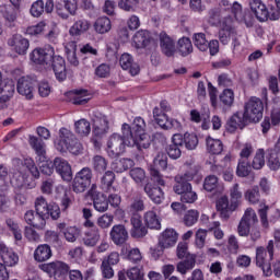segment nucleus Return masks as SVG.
<instances>
[{
  "label": "nucleus",
  "instance_id": "20e7f679",
  "mask_svg": "<svg viewBox=\"0 0 280 280\" xmlns=\"http://www.w3.org/2000/svg\"><path fill=\"white\" fill-rule=\"evenodd\" d=\"M249 8L260 23L268 19L269 21H279V10L272 5L266 7L261 0H249Z\"/></svg>",
  "mask_w": 280,
  "mask_h": 280
},
{
  "label": "nucleus",
  "instance_id": "ddd939ff",
  "mask_svg": "<svg viewBox=\"0 0 280 280\" xmlns=\"http://www.w3.org/2000/svg\"><path fill=\"white\" fill-rule=\"evenodd\" d=\"M28 145L34 150L37 154V161L39 163H45L47 161V149L46 144L36 136H28Z\"/></svg>",
  "mask_w": 280,
  "mask_h": 280
},
{
  "label": "nucleus",
  "instance_id": "6ab92c4d",
  "mask_svg": "<svg viewBox=\"0 0 280 280\" xmlns=\"http://www.w3.org/2000/svg\"><path fill=\"white\" fill-rule=\"evenodd\" d=\"M246 124H250V120L246 118V114L242 112H237L234 114L230 120L228 121V130L229 132H235L237 128H244Z\"/></svg>",
  "mask_w": 280,
  "mask_h": 280
},
{
  "label": "nucleus",
  "instance_id": "4d7b16f0",
  "mask_svg": "<svg viewBox=\"0 0 280 280\" xmlns=\"http://www.w3.org/2000/svg\"><path fill=\"white\" fill-rule=\"evenodd\" d=\"M43 12H45V2L43 0H37L35 1L30 10V13L32 16L35 19H38V16L43 15Z\"/></svg>",
  "mask_w": 280,
  "mask_h": 280
},
{
  "label": "nucleus",
  "instance_id": "aec40b11",
  "mask_svg": "<svg viewBox=\"0 0 280 280\" xmlns=\"http://www.w3.org/2000/svg\"><path fill=\"white\" fill-rule=\"evenodd\" d=\"M131 222V237H135L136 240H139L141 237H145L148 235V229L143 225V221H141L140 215H133L130 219Z\"/></svg>",
  "mask_w": 280,
  "mask_h": 280
},
{
  "label": "nucleus",
  "instance_id": "09e8293b",
  "mask_svg": "<svg viewBox=\"0 0 280 280\" xmlns=\"http://www.w3.org/2000/svg\"><path fill=\"white\" fill-rule=\"evenodd\" d=\"M248 174H250V164H248V160H240L236 168V176L246 178Z\"/></svg>",
  "mask_w": 280,
  "mask_h": 280
},
{
  "label": "nucleus",
  "instance_id": "3c124183",
  "mask_svg": "<svg viewBox=\"0 0 280 280\" xmlns=\"http://www.w3.org/2000/svg\"><path fill=\"white\" fill-rule=\"evenodd\" d=\"M184 144L187 150H196L198 148V136L186 132L184 135Z\"/></svg>",
  "mask_w": 280,
  "mask_h": 280
},
{
  "label": "nucleus",
  "instance_id": "13d9d810",
  "mask_svg": "<svg viewBox=\"0 0 280 280\" xmlns=\"http://www.w3.org/2000/svg\"><path fill=\"white\" fill-rule=\"evenodd\" d=\"M231 49L234 56H242V51H244V46L242 45V40H240V35H233Z\"/></svg>",
  "mask_w": 280,
  "mask_h": 280
},
{
  "label": "nucleus",
  "instance_id": "2f4dec72",
  "mask_svg": "<svg viewBox=\"0 0 280 280\" xmlns=\"http://www.w3.org/2000/svg\"><path fill=\"white\" fill-rule=\"evenodd\" d=\"M108 132V118L101 116L94 120L93 135L95 137H104Z\"/></svg>",
  "mask_w": 280,
  "mask_h": 280
},
{
  "label": "nucleus",
  "instance_id": "6e6552de",
  "mask_svg": "<svg viewBox=\"0 0 280 280\" xmlns=\"http://www.w3.org/2000/svg\"><path fill=\"white\" fill-rule=\"evenodd\" d=\"M91 178H93V173L91 172V168L83 167L79 173H77L73 179V191H75V194H83V191H86V189L91 187Z\"/></svg>",
  "mask_w": 280,
  "mask_h": 280
},
{
  "label": "nucleus",
  "instance_id": "4be33fe9",
  "mask_svg": "<svg viewBox=\"0 0 280 280\" xmlns=\"http://www.w3.org/2000/svg\"><path fill=\"white\" fill-rule=\"evenodd\" d=\"M18 93L26 97V100H32L34 97V82H32V79L20 78L18 81Z\"/></svg>",
  "mask_w": 280,
  "mask_h": 280
},
{
  "label": "nucleus",
  "instance_id": "58836bf2",
  "mask_svg": "<svg viewBox=\"0 0 280 280\" xmlns=\"http://www.w3.org/2000/svg\"><path fill=\"white\" fill-rule=\"evenodd\" d=\"M219 100L221 104L225 106V108H231L235 102V93L231 89H225L220 94Z\"/></svg>",
  "mask_w": 280,
  "mask_h": 280
},
{
  "label": "nucleus",
  "instance_id": "f03ea898",
  "mask_svg": "<svg viewBox=\"0 0 280 280\" xmlns=\"http://www.w3.org/2000/svg\"><path fill=\"white\" fill-rule=\"evenodd\" d=\"M55 148L58 152H70L78 156L84 152V147L80 140L75 139L73 132L67 128H61L59 130V140L55 141Z\"/></svg>",
  "mask_w": 280,
  "mask_h": 280
},
{
  "label": "nucleus",
  "instance_id": "b1692460",
  "mask_svg": "<svg viewBox=\"0 0 280 280\" xmlns=\"http://www.w3.org/2000/svg\"><path fill=\"white\" fill-rule=\"evenodd\" d=\"M144 194L154 202L155 205H161L165 200V194L161 187H153L150 184L144 186Z\"/></svg>",
  "mask_w": 280,
  "mask_h": 280
},
{
  "label": "nucleus",
  "instance_id": "37998d69",
  "mask_svg": "<svg viewBox=\"0 0 280 280\" xmlns=\"http://www.w3.org/2000/svg\"><path fill=\"white\" fill-rule=\"evenodd\" d=\"M266 165V151L258 149L252 162L253 170H261Z\"/></svg>",
  "mask_w": 280,
  "mask_h": 280
},
{
  "label": "nucleus",
  "instance_id": "bb28decb",
  "mask_svg": "<svg viewBox=\"0 0 280 280\" xmlns=\"http://www.w3.org/2000/svg\"><path fill=\"white\" fill-rule=\"evenodd\" d=\"M51 247L47 244L39 245L34 252V259L35 261H38V264H43V261H48V259H51Z\"/></svg>",
  "mask_w": 280,
  "mask_h": 280
},
{
  "label": "nucleus",
  "instance_id": "9d476101",
  "mask_svg": "<svg viewBox=\"0 0 280 280\" xmlns=\"http://www.w3.org/2000/svg\"><path fill=\"white\" fill-rule=\"evenodd\" d=\"M88 196L93 200V207L98 213L108 211V197L102 192H97L95 185L88 191Z\"/></svg>",
  "mask_w": 280,
  "mask_h": 280
},
{
  "label": "nucleus",
  "instance_id": "1a4fd4ad",
  "mask_svg": "<svg viewBox=\"0 0 280 280\" xmlns=\"http://www.w3.org/2000/svg\"><path fill=\"white\" fill-rule=\"evenodd\" d=\"M85 229L82 233L81 241L84 246L93 248V246H97V242H100V229L95 225V222H88L83 225Z\"/></svg>",
  "mask_w": 280,
  "mask_h": 280
},
{
  "label": "nucleus",
  "instance_id": "a878e982",
  "mask_svg": "<svg viewBox=\"0 0 280 280\" xmlns=\"http://www.w3.org/2000/svg\"><path fill=\"white\" fill-rule=\"evenodd\" d=\"M89 30H91V22H89V20H78L69 28V34L70 36H82V34H86Z\"/></svg>",
  "mask_w": 280,
  "mask_h": 280
},
{
  "label": "nucleus",
  "instance_id": "0e129e2a",
  "mask_svg": "<svg viewBox=\"0 0 280 280\" xmlns=\"http://www.w3.org/2000/svg\"><path fill=\"white\" fill-rule=\"evenodd\" d=\"M259 188L257 187L250 188L245 192V199L248 200L250 205H257V202H259Z\"/></svg>",
  "mask_w": 280,
  "mask_h": 280
},
{
  "label": "nucleus",
  "instance_id": "473e14b6",
  "mask_svg": "<svg viewBox=\"0 0 280 280\" xmlns=\"http://www.w3.org/2000/svg\"><path fill=\"white\" fill-rule=\"evenodd\" d=\"M113 28V24L110 23V19L106 16L98 18L94 23V30L97 34H108Z\"/></svg>",
  "mask_w": 280,
  "mask_h": 280
},
{
  "label": "nucleus",
  "instance_id": "c756f323",
  "mask_svg": "<svg viewBox=\"0 0 280 280\" xmlns=\"http://www.w3.org/2000/svg\"><path fill=\"white\" fill-rule=\"evenodd\" d=\"M132 45L136 49H143L150 45V36L148 31H138L132 37Z\"/></svg>",
  "mask_w": 280,
  "mask_h": 280
},
{
  "label": "nucleus",
  "instance_id": "5701e85b",
  "mask_svg": "<svg viewBox=\"0 0 280 280\" xmlns=\"http://www.w3.org/2000/svg\"><path fill=\"white\" fill-rule=\"evenodd\" d=\"M178 242V233L174 229H166L159 238L160 245L163 248H172Z\"/></svg>",
  "mask_w": 280,
  "mask_h": 280
},
{
  "label": "nucleus",
  "instance_id": "79ce46f5",
  "mask_svg": "<svg viewBox=\"0 0 280 280\" xmlns=\"http://www.w3.org/2000/svg\"><path fill=\"white\" fill-rule=\"evenodd\" d=\"M178 51L180 56H189L191 51H194V45L191 44V39L189 37H183L178 40Z\"/></svg>",
  "mask_w": 280,
  "mask_h": 280
},
{
  "label": "nucleus",
  "instance_id": "ea45409f",
  "mask_svg": "<svg viewBox=\"0 0 280 280\" xmlns=\"http://www.w3.org/2000/svg\"><path fill=\"white\" fill-rule=\"evenodd\" d=\"M90 100H91V95H89V91L77 90L74 91L72 104H75L77 106H83L84 104H88Z\"/></svg>",
  "mask_w": 280,
  "mask_h": 280
},
{
  "label": "nucleus",
  "instance_id": "7ed1b4c3",
  "mask_svg": "<svg viewBox=\"0 0 280 280\" xmlns=\"http://www.w3.org/2000/svg\"><path fill=\"white\" fill-rule=\"evenodd\" d=\"M122 135L114 133L107 140V153L112 159H117L119 154H124L126 147L137 148V144H129L132 139H130L127 131L122 132Z\"/></svg>",
  "mask_w": 280,
  "mask_h": 280
},
{
  "label": "nucleus",
  "instance_id": "49530a36",
  "mask_svg": "<svg viewBox=\"0 0 280 280\" xmlns=\"http://www.w3.org/2000/svg\"><path fill=\"white\" fill-rule=\"evenodd\" d=\"M272 259H270V256L268 257V252H266V248L264 247H257L256 248V266H264L266 264H270Z\"/></svg>",
  "mask_w": 280,
  "mask_h": 280
},
{
  "label": "nucleus",
  "instance_id": "e433bc0d",
  "mask_svg": "<svg viewBox=\"0 0 280 280\" xmlns=\"http://www.w3.org/2000/svg\"><path fill=\"white\" fill-rule=\"evenodd\" d=\"M230 200L231 209H237L240 207V201L242 200V190H240V184H233L230 188Z\"/></svg>",
  "mask_w": 280,
  "mask_h": 280
},
{
  "label": "nucleus",
  "instance_id": "dca6fc26",
  "mask_svg": "<svg viewBox=\"0 0 280 280\" xmlns=\"http://www.w3.org/2000/svg\"><path fill=\"white\" fill-rule=\"evenodd\" d=\"M50 62L52 65V71L56 79L59 82H65V80H67V65L65 62V58L54 55Z\"/></svg>",
  "mask_w": 280,
  "mask_h": 280
},
{
  "label": "nucleus",
  "instance_id": "c85d7f7f",
  "mask_svg": "<svg viewBox=\"0 0 280 280\" xmlns=\"http://www.w3.org/2000/svg\"><path fill=\"white\" fill-rule=\"evenodd\" d=\"M176 268L179 275H187L189 270H194V268H196V255H188L186 259L177 264Z\"/></svg>",
  "mask_w": 280,
  "mask_h": 280
},
{
  "label": "nucleus",
  "instance_id": "8fccbe9b",
  "mask_svg": "<svg viewBox=\"0 0 280 280\" xmlns=\"http://www.w3.org/2000/svg\"><path fill=\"white\" fill-rule=\"evenodd\" d=\"M93 167L95 172H98L100 174H102V172H106V168L108 167V162L104 156L95 155L93 158Z\"/></svg>",
  "mask_w": 280,
  "mask_h": 280
},
{
  "label": "nucleus",
  "instance_id": "72a5a7b5",
  "mask_svg": "<svg viewBox=\"0 0 280 280\" xmlns=\"http://www.w3.org/2000/svg\"><path fill=\"white\" fill-rule=\"evenodd\" d=\"M49 203H47V200L44 199V197H37L35 200V209L36 213L40 215V218H44V220H47L49 218Z\"/></svg>",
  "mask_w": 280,
  "mask_h": 280
},
{
  "label": "nucleus",
  "instance_id": "7c9ffc66",
  "mask_svg": "<svg viewBox=\"0 0 280 280\" xmlns=\"http://www.w3.org/2000/svg\"><path fill=\"white\" fill-rule=\"evenodd\" d=\"M206 150L209 154H222L224 150V144L220 139H214L212 137L206 138Z\"/></svg>",
  "mask_w": 280,
  "mask_h": 280
},
{
  "label": "nucleus",
  "instance_id": "774afa93",
  "mask_svg": "<svg viewBox=\"0 0 280 280\" xmlns=\"http://www.w3.org/2000/svg\"><path fill=\"white\" fill-rule=\"evenodd\" d=\"M145 210V203L143 201V197L137 196L133 198V200L130 203V211L139 212Z\"/></svg>",
  "mask_w": 280,
  "mask_h": 280
},
{
  "label": "nucleus",
  "instance_id": "393cba45",
  "mask_svg": "<svg viewBox=\"0 0 280 280\" xmlns=\"http://www.w3.org/2000/svg\"><path fill=\"white\" fill-rule=\"evenodd\" d=\"M24 220L30 224V226H33L34 229H45V224H47V221L34 212V210L26 211Z\"/></svg>",
  "mask_w": 280,
  "mask_h": 280
},
{
  "label": "nucleus",
  "instance_id": "a19ab883",
  "mask_svg": "<svg viewBox=\"0 0 280 280\" xmlns=\"http://www.w3.org/2000/svg\"><path fill=\"white\" fill-rule=\"evenodd\" d=\"M75 133L80 137H89L91 135V122L86 119H80L74 124Z\"/></svg>",
  "mask_w": 280,
  "mask_h": 280
},
{
  "label": "nucleus",
  "instance_id": "c9c22d12",
  "mask_svg": "<svg viewBox=\"0 0 280 280\" xmlns=\"http://www.w3.org/2000/svg\"><path fill=\"white\" fill-rule=\"evenodd\" d=\"M217 210L220 211L223 218H229L235 209H231V203L229 205V197H221L217 201Z\"/></svg>",
  "mask_w": 280,
  "mask_h": 280
},
{
  "label": "nucleus",
  "instance_id": "c03bdc74",
  "mask_svg": "<svg viewBox=\"0 0 280 280\" xmlns=\"http://www.w3.org/2000/svg\"><path fill=\"white\" fill-rule=\"evenodd\" d=\"M153 117H154V120L156 121L158 126H160L161 128H163V130H165V128L170 121V117H167V114L163 113V110H161V108L155 107L153 109Z\"/></svg>",
  "mask_w": 280,
  "mask_h": 280
},
{
  "label": "nucleus",
  "instance_id": "4c0bfd02",
  "mask_svg": "<svg viewBox=\"0 0 280 280\" xmlns=\"http://www.w3.org/2000/svg\"><path fill=\"white\" fill-rule=\"evenodd\" d=\"M173 189L175 194H178V196H183L186 191H190L191 184L189 182L183 180V177H180V175H176Z\"/></svg>",
  "mask_w": 280,
  "mask_h": 280
},
{
  "label": "nucleus",
  "instance_id": "e2e57ef3",
  "mask_svg": "<svg viewBox=\"0 0 280 280\" xmlns=\"http://www.w3.org/2000/svg\"><path fill=\"white\" fill-rule=\"evenodd\" d=\"M114 220L115 217H113V214L105 213L97 219V226L101 229H109Z\"/></svg>",
  "mask_w": 280,
  "mask_h": 280
},
{
  "label": "nucleus",
  "instance_id": "f8f14e48",
  "mask_svg": "<svg viewBox=\"0 0 280 280\" xmlns=\"http://www.w3.org/2000/svg\"><path fill=\"white\" fill-rule=\"evenodd\" d=\"M8 45L12 47L13 51L19 54V56H25L30 49V40L19 34L13 35L12 38L9 39Z\"/></svg>",
  "mask_w": 280,
  "mask_h": 280
},
{
  "label": "nucleus",
  "instance_id": "0eeeda50",
  "mask_svg": "<svg viewBox=\"0 0 280 280\" xmlns=\"http://www.w3.org/2000/svg\"><path fill=\"white\" fill-rule=\"evenodd\" d=\"M54 56H56L54 47L45 46L44 48H35L30 54V60L34 62V65L47 66L51 63V60H54Z\"/></svg>",
  "mask_w": 280,
  "mask_h": 280
},
{
  "label": "nucleus",
  "instance_id": "680f3d73",
  "mask_svg": "<svg viewBox=\"0 0 280 280\" xmlns=\"http://www.w3.org/2000/svg\"><path fill=\"white\" fill-rule=\"evenodd\" d=\"M180 200L186 205H194V202L198 200V194H196V191H194V188L190 187V190H186L183 195H180Z\"/></svg>",
  "mask_w": 280,
  "mask_h": 280
},
{
  "label": "nucleus",
  "instance_id": "39448f33",
  "mask_svg": "<svg viewBox=\"0 0 280 280\" xmlns=\"http://www.w3.org/2000/svg\"><path fill=\"white\" fill-rule=\"evenodd\" d=\"M244 113L246 119L250 124H258L264 117V102L257 96H252L244 105Z\"/></svg>",
  "mask_w": 280,
  "mask_h": 280
},
{
  "label": "nucleus",
  "instance_id": "f704fd0d",
  "mask_svg": "<svg viewBox=\"0 0 280 280\" xmlns=\"http://www.w3.org/2000/svg\"><path fill=\"white\" fill-rule=\"evenodd\" d=\"M144 223L148 229H155V231H161V221L154 211H148L144 213Z\"/></svg>",
  "mask_w": 280,
  "mask_h": 280
},
{
  "label": "nucleus",
  "instance_id": "412c9836",
  "mask_svg": "<svg viewBox=\"0 0 280 280\" xmlns=\"http://www.w3.org/2000/svg\"><path fill=\"white\" fill-rule=\"evenodd\" d=\"M119 65L125 71L129 70L131 75H139V72L141 71L139 65L135 63L132 55L128 52H125L120 56Z\"/></svg>",
  "mask_w": 280,
  "mask_h": 280
},
{
  "label": "nucleus",
  "instance_id": "338daca9",
  "mask_svg": "<svg viewBox=\"0 0 280 280\" xmlns=\"http://www.w3.org/2000/svg\"><path fill=\"white\" fill-rule=\"evenodd\" d=\"M199 215L198 210H189L184 217V223L186 226H194L198 222Z\"/></svg>",
  "mask_w": 280,
  "mask_h": 280
},
{
  "label": "nucleus",
  "instance_id": "6e6d98bb",
  "mask_svg": "<svg viewBox=\"0 0 280 280\" xmlns=\"http://www.w3.org/2000/svg\"><path fill=\"white\" fill-rule=\"evenodd\" d=\"M219 180L218 176L209 175L203 180V189L206 191H213V189H218Z\"/></svg>",
  "mask_w": 280,
  "mask_h": 280
},
{
  "label": "nucleus",
  "instance_id": "864d4df0",
  "mask_svg": "<svg viewBox=\"0 0 280 280\" xmlns=\"http://www.w3.org/2000/svg\"><path fill=\"white\" fill-rule=\"evenodd\" d=\"M242 220L249 224L250 226H255L259 220L257 219V213L253 208H247L242 217Z\"/></svg>",
  "mask_w": 280,
  "mask_h": 280
},
{
  "label": "nucleus",
  "instance_id": "423d86ee",
  "mask_svg": "<svg viewBox=\"0 0 280 280\" xmlns=\"http://www.w3.org/2000/svg\"><path fill=\"white\" fill-rule=\"evenodd\" d=\"M39 268L43 272H46L49 277H54L56 280L67 279V275H69L70 269L67 262L60 260L43 264Z\"/></svg>",
  "mask_w": 280,
  "mask_h": 280
},
{
  "label": "nucleus",
  "instance_id": "f3484780",
  "mask_svg": "<svg viewBox=\"0 0 280 280\" xmlns=\"http://www.w3.org/2000/svg\"><path fill=\"white\" fill-rule=\"evenodd\" d=\"M110 240L116 246H121L128 241V230L122 224L114 225L109 232Z\"/></svg>",
  "mask_w": 280,
  "mask_h": 280
},
{
  "label": "nucleus",
  "instance_id": "69168bd1",
  "mask_svg": "<svg viewBox=\"0 0 280 280\" xmlns=\"http://www.w3.org/2000/svg\"><path fill=\"white\" fill-rule=\"evenodd\" d=\"M267 159H268V167L277 172L280 167L279 158H277L276 153H272V150H267Z\"/></svg>",
  "mask_w": 280,
  "mask_h": 280
},
{
  "label": "nucleus",
  "instance_id": "cd10ccee",
  "mask_svg": "<svg viewBox=\"0 0 280 280\" xmlns=\"http://www.w3.org/2000/svg\"><path fill=\"white\" fill-rule=\"evenodd\" d=\"M113 183H115V173L113 171H107L101 178V188L103 191H106L107 194H113V191H117L115 186H113Z\"/></svg>",
  "mask_w": 280,
  "mask_h": 280
},
{
  "label": "nucleus",
  "instance_id": "f257e3e1",
  "mask_svg": "<svg viewBox=\"0 0 280 280\" xmlns=\"http://www.w3.org/2000/svg\"><path fill=\"white\" fill-rule=\"evenodd\" d=\"M121 130L125 135L127 132L130 137L131 141H129V145H136L140 154L142 150H148V148H150L152 140L150 139V136L145 133V120H143V118L136 117L131 128L130 125L124 124Z\"/></svg>",
  "mask_w": 280,
  "mask_h": 280
},
{
  "label": "nucleus",
  "instance_id": "052dcab7",
  "mask_svg": "<svg viewBox=\"0 0 280 280\" xmlns=\"http://www.w3.org/2000/svg\"><path fill=\"white\" fill-rule=\"evenodd\" d=\"M78 235H80V229L75 226L66 228V230L63 231V236L67 242H75V240H78Z\"/></svg>",
  "mask_w": 280,
  "mask_h": 280
},
{
  "label": "nucleus",
  "instance_id": "5fc2aeb1",
  "mask_svg": "<svg viewBox=\"0 0 280 280\" xmlns=\"http://www.w3.org/2000/svg\"><path fill=\"white\" fill-rule=\"evenodd\" d=\"M129 175L131 176L132 180L138 185L145 180V170L141 167H133L130 170Z\"/></svg>",
  "mask_w": 280,
  "mask_h": 280
},
{
  "label": "nucleus",
  "instance_id": "2eb2a0df",
  "mask_svg": "<svg viewBox=\"0 0 280 280\" xmlns=\"http://www.w3.org/2000/svg\"><path fill=\"white\" fill-rule=\"evenodd\" d=\"M220 8H223L225 12H230L231 19H235V21H238L240 23L244 21V11L240 2L231 4L229 0H221Z\"/></svg>",
  "mask_w": 280,
  "mask_h": 280
},
{
  "label": "nucleus",
  "instance_id": "9b49d317",
  "mask_svg": "<svg viewBox=\"0 0 280 280\" xmlns=\"http://www.w3.org/2000/svg\"><path fill=\"white\" fill-rule=\"evenodd\" d=\"M0 110H3L8 103L10 102V98L14 95V81L10 79H4L0 83Z\"/></svg>",
  "mask_w": 280,
  "mask_h": 280
},
{
  "label": "nucleus",
  "instance_id": "a18cd8bd",
  "mask_svg": "<svg viewBox=\"0 0 280 280\" xmlns=\"http://www.w3.org/2000/svg\"><path fill=\"white\" fill-rule=\"evenodd\" d=\"M194 45L199 51H207L209 49V42H207V35L205 33H196L194 35Z\"/></svg>",
  "mask_w": 280,
  "mask_h": 280
},
{
  "label": "nucleus",
  "instance_id": "4468645a",
  "mask_svg": "<svg viewBox=\"0 0 280 280\" xmlns=\"http://www.w3.org/2000/svg\"><path fill=\"white\" fill-rule=\"evenodd\" d=\"M54 165L57 174L61 176L62 180H71L73 178V171H71V164L62 158H55Z\"/></svg>",
  "mask_w": 280,
  "mask_h": 280
},
{
  "label": "nucleus",
  "instance_id": "de8ad7c7",
  "mask_svg": "<svg viewBox=\"0 0 280 280\" xmlns=\"http://www.w3.org/2000/svg\"><path fill=\"white\" fill-rule=\"evenodd\" d=\"M237 33L231 27L222 28L219 31V40L222 45H229L231 43V38L235 36Z\"/></svg>",
  "mask_w": 280,
  "mask_h": 280
},
{
  "label": "nucleus",
  "instance_id": "bf43d9fd",
  "mask_svg": "<svg viewBox=\"0 0 280 280\" xmlns=\"http://www.w3.org/2000/svg\"><path fill=\"white\" fill-rule=\"evenodd\" d=\"M139 5V0H119L118 8L125 12H135V8Z\"/></svg>",
  "mask_w": 280,
  "mask_h": 280
},
{
  "label": "nucleus",
  "instance_id": "a211bd4d",
  "mask_svg": "<svg viewBox=\"0 0 280 280\" xmlns=\"http://www.w3.org/2000/svg\"><path fill=\"white\" fill-rule=\"evenodd\" d=\"M160 47L164 56L172 58L176 54V44L165 32L160 34Z\"/></svg>",
  "mask_w": 280,
  "mask_h": 280
},
{
  "label": "nucleus",
  "instance_id": "603ef678",
  "mask_svg": "<svg viewBox=\"0 0 280 280\" xmlns=\"http://www.w3.org/2000/svg\"><path fill=\"white\" fill-rule=\"evenodd\" d=\"M3 265L9 268H14L19 264V255L14 250L9 249L4 258H2Z\"/></svg>",
  "mask_w": 280,
  "mask_h": 280
}]
</instances>
